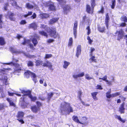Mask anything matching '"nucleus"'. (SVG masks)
<instances>
[{"instance_id":"f257e3e1","label":"nucleus","mask_w":127,"mask_h":127,"mask_svg":"<svg viewBox=\"0 0 127 127\" xmlns=\"http://www.w3.org/2000/svg\"><path fill=\"white\" fill-rule=\"evenodd\" d=\"M61 113L62 114L66 113L69 114L71 112H72L73 109L68 103L64 102L61 104Z\"/></svg>"},{"instance_id":"f03ea898","label":"nucleus","mask_w":127,"mask_h":127,"mask_svg":"<svg viewBox=\"0 0 127 127\" xmlns=\"http://www.w3.org/2000/svg\"><path fill=\"white\" fill-rule=\"evenodd\" d=\"M40 28H41L45 29V30L47 31V32L49 33L50 35L54 38H56L58 34L56 32V29L55 28H52L51 29L48 27L46 25H41Z\"/></svg>"},{"instance_id":"7ed1b4c3","label":"nucleus","mask_w":127,"mask_h":127,"mask_svg":"<svg viewBox=\"0 0 127 127\" xmlns=\"http://www.w3.org/2000/svg\"><path fill=\"white\" fill-rule=\"evenodd\" d=\"M9 49L10 51L12 53L16 54H19L21 53H24L25 56L30 58H33L35 57L34 55H31L29 54H25L23 51H21L19 50H17L12 47H10Z\"/></svg>"},{"instance_id":"20e7f679","label":"nucleus","mask_w":127,"mask_h":127,"mask_svg":"<svg viewBox=\"0 0 127 127\" xmlns=\"http://www.w3.org/2000/svg\"><path fill=\"white\" fill-rule=\"evenodd\" d=\"M21 92L24 94V96H27L30 97L31 99V100L33 101H34L36 100L37 98L35 96L33 97L32 95H31V92L29 90L26 91L24 90H20Z\"/></svg>"},{"instance_id":"39448f33","label":"nucleus","mask_w":127,"mask_h":127,"mask_svg":"<svg viewBox=\"0 0 127 127\" xmlns=\"http://www.w3.org/2000/svg\"><path fill=\"white\" fill-rule=\"evenodd\" d=\"M24 74L26 77L27 78H28L29 77V75H31L33 77V80L35 83H36L37 82V80L36 78V76L34 73H32L29 70H27L26 72H25Z\"/></svg>"},{"instance_id":"423d86ee","label":"nucleus","mask_w":127,"mask_h":127,"mask_svg":"<svg viewBox=\"0 0 127 127\" xmlns=\"http://www.w3.org/2000/svg\"><path fill=\"white\" fill-rule=\"evenodd\" d=\"M46 7H47L50 10H54L55 9V7L53 3L51 1H49L46 2L44 5Z\"/></svg>"},{"instance_id":"0eeeda50","label":"nucleus","mask_w":127,"mask_h":127,"mask_svg":"<svg viewBox=\"0 0 127 127\" xmlns=\"http://www.w3.org/2000/svg\"><path fill=\"white\" fill-rule=\"evenodd\" d=\"M7 77L6 74H4L3 72V74L0 75V80L3 81V84L7 85L8 84L7 82Z\"/></svg>"},{"instance_id":"6e6552de","label":"nucleus","mask_w":127,"mask_h":127,"mask_svg":"<svg viewBox=\"0 0 127 127\" xmlns=\"http://www.w3.org/2000/svg\"><path fill=\"white\" fill-rule=\"evenodd\" d=\"M18 120L22 124L24 123V122L23 120V118L24 114V113L22 112H18Z\"/></svg>"},{"instance_id":"1a4fd4ad","label":"nucleus","mask_w":127,"mask_h":127,"mask_svg":"<svg viewBox=\"0 0 127 127\" xmlns=\"http://www.w3.org/2000/svg\"><path fill=\"white\" fill-rule=\"evenodd\" d=\"M55 94H56L57 95H59V94L54 92H50L47 94V101L48 102H49L50 101L52 97L53 96V95Z\"/></svg>"},{"instance_id":"9d476101","label":"nucleus","mask_w":127,"mask_h":127,"mask_svg":"<svg viewBox=\"0 0 127 127\" xmlns=\"http://www.w3.org/2000/svg\"><path fill=\"white\" fill-rule=\"evenodd\" d=\"M42 66L48 67L50 70H53V69L52 68V65L51 63L48 61H47L44 63Z\"/></svg>"},{"instance_id":"9b49d317","label":"nucleus","mask_w":127,"mask_h":127,"mask_svg":"<svg viewBox=\"0 0 127 127\" xmlns=\"http://www.w3.org/2000/svg\"><path fill=\"white\" fill-rule=\"evenodd\" d=\"M107 77L106 75L104 77L102 78H99V79H102V80L105 81L106 84L108 86H111L112 85V81H109L107 80Z\"/></svg>"},{"instance_id":"f8f14e48","label":"nucleus","mask_w":127,"mask_h":127,"mask_svg":"<svg viewBox=\"0 0 127 127\" xmlns=\"http://www.w3.org/2000/svg\"><path fill=\"white\" fill-rule=\"evenodd\" d=\"M77 22L75 21L74 24L73 28V33L75 38H76L77 35Z\"/></svg>"},{"instance_id":"ddd939ff","label":"nucleus","mask_w":127,"mask_h":127,"mask_svg":"<svg viewBox=\"0 0 127 127\" xmlns=\"http://www.w3.org/2000/svg\"><path fill=\"white\" fill-rule=\"evenodd\" d=\"M117 32L118 33V40H119L121 39L122 38L124 34V33L123 31L122 30H121L118 32L117 31L116 33Z\"/></svg>"},{"instance_id":"4468645a","label":"nucleus","mask_w":127,"mask_h":127,"mask_svg":"<svg viewBox=\"0 0 127 127\" xmlns=\"http://www.w3.org/2000/svg\"><path fill=\"white\" fill-rule=\"evenodd\" d=\"M30 41L29 40L25 39L24 42L22 43L23 45H28L30 46V48L32 49H33V46L32 44H31L30 42Z\"/></svg>"},{"instance_id":"2eb2a0df","label":"nucleus","mask_w":127,"mask_h":127,"mask_svg":"<svg viewBox=\"0 0 127 127\" xmlns=\"http://www.w3.org/2000/svg\"><path fill=\"white\" fill-rule=\"evenodd\" d=\"M94 7H91L90 5L88 4L86 6L87 11L89 13L92 14L93 12V9Z\"/></svg>"},{"instance_id":"dca6fc26","label":"nucleus","mask_w":127,"mask_h":127,"mask_svg":"<svg viewBox=\"0 0 127 127\" xmlns=\"http://www.w3.org/2000/svg\"><path fill=\"white\" fill-rule=\"evenodd\" d=\"M77 52L76 54V56L78 58L79 55L81 54V45H78L77 46Z\"/></svg>"},{"instance_id":"f3484780","label":"nucleus","mask_w":127,"mask_h":127,"mask_svg":"<svg viewBox=\"0 0 127 127\" xmlns=\"http://www.w3.org/2000/svg\"><path fill=\"white\" fill-rule=\"evenodd\" d=\"M39 37V36L36 34L34 35V38H33L32 40V42L34 46H35L38 43V42L36 38L38 39Z\"/></svg>"},{"instance_id":"a211bd4d","label":"nucleus","mask_w":127,"mask_h":127,"mask_svg":"<svg viewBox=\"0 0 127 127\" xmlns=\"http://www.w3.org/2000/svg\"><path fill=\"white\" fill-rule=\"evenodd\" d=\"M70 8L69 6H65L64 8V14H66L69 11Z\"/></svg>"},{"instance_id":"6ab92c4d","label":"nucleus","mask_w":127,"mask_h":127,"mask_svg":"<svg viewBox=\"0 0 127 127\" xmlns=\"http://www.w3.org/2000/svg\"><path fill=\"white\" fill-rule=\"evenodd\" d=\"M10 3L14 7L16 8H21L20 7L18 6L17 5L16 2L15 1L13 0H11L10 1Z\"/></svg>"},{"instance_id":"aec40b11","label":"nucleus","mask_w":127,"mask_h":127,"mask_svg":"<svg viewBox=\"0 0 127 127\" xmlns=\"http://www.w3.org/2000/svg\"><path fill=\"white\" fill-rule=\"evenodd\" d=\"M26 7L28 9H30L34 7L35 8H37V6L36 5H34V6H33L29 3H27L26 5Z\"/></svg>"},{"instance_id":"412c9836","label":"nucleus","mask_w":127,"mask_h":127,"mask_svg":"<svg viewBox=\"0 0 127 127\" xmlns=\"http://www.w3.org/2000/svg\"><path fill=\"white\" fill-rule=\"evenodd\" d=\"M40 17L42 19L46 18L49 17V15L46 13H42L40 14Z\"/></svg>"},{"instance_id":"4be33fe9","label":"nucleus","mask_w":127,"mask_h":127,"mask_svg":"<svg viewBox=\"0 0 127 127\" xmlns=\"http://www.w3.org/2000/svg\"><path fill=\"white\" fill-rule=\"evenodd\" d=\"M14 14L13 13H11V12H8L7 15L6 16V17L7 18H9L11 20H13V15Z\"/></svg>"},{"instance_id":"5701e85b","label":"nucleus","mask_w":127,"mask_h":127,"mask_svg":"<svg viewBox=\"0 0 127 127\" xmlns=\"http://www.w3.org/2000/svg\"><path fill=\"white\" fill-rule=\"evenodd\" d=\"M124 103H123L122 104L119 108V111L121 113H123L124 112L125 108L124 107Z\"/></svg>"},{"instance_id":"b1692460","label":"nucleus","mask_w":127,"mask_h":127,"mask_svg":"<svg viewBox=\"0 0 127 127\" xmlns=\"http://www.w3.org/2000/svg\"><path fill=\"white\" fill-rule=\"evenodd\" d=\"M39 107H37L35 106H34L31 107L32 110L34 112H36L39 110Z\"/></svg>"},{"instance_id":"393cba45","label":"nucleus","mask_w":127,"mask_h":127,"mask_svg":"<svg viewBox=\"0 0 127 127\" xmlns=\"http://www.w3.org/2000/svg\"><path fill=\"white\" fill-rule=\"evenodd\" d=\"M106 19L105 20V22L106 25L107 29H108V22L109 19V16L108 15V14H107L106 15Z\"/></svg>"},{"instance_id":"a878e982","label":"nucleus","mask_w":127,"mask_h":127,"mask_svg":"<svg viewBox=\"0 0 127 127\" xmlns=\"http://www.w3.org/2000/svg\"><path fill=\"white\" fill-rule=\"evenodd\" d=\"M83 22L85 23H89V20L88 17H86V16L83 17Z\"/></svg>"},{"instance_id":"bb28decb","label":"nucleus","mask_w":127,"mask_h":127,"mask_svg":"<svg viewBox=\"0 0 127 127\" xmlns=\"http://www.w3.org/2000/svg\"><path fill=\"white\" fill-rule=\"evenodd\" d=\"M59 19V18H53L49 21V23L50 24H52L57 22Z\"/></svg>"},{"instance_id":"cd10ccee","label":"nucleus","mask_w":127,"mask_h":127,"mask_svg":"<svg viewBox=\"0 0 127 127\" xmlns=\"http://www.w3.org/2000/svg\"><path fill=\"white\" fill-rule=\"evenodd\" d=\"M98 94L97 92H94L92 93L91 94L93 97V98L95 100H97V98L96 96Z\"/></svg>"},{"instance_id":"c85d7f7f","label":"nucleus","mask_w":127,"mask_h":127,"mask_svg":"<svg viewBox=\"0 0 127 127\" xmlns=\"http://www.w3.org/2000/svg\"><path fill=\"white\" fill-rule=\"evenodd\" d=\"M29 28H32L35 30L37 28V25L35 23H33L30 25Z\"/></svg>"},{"instance_id":"c756f323","label":"nucleus","mask_w":127,"mask_h":127,"mask_svg":"<svg viewBox=\"0 0 127 127\" xmlns=\"http://www.w3.org/2000/svg\"><path fill=\"white\" fill-rule=\"evenodd\" d=\"M5 42L4 38L2 37H0V44L1 45H4Z\"/></svg>"},{"instance_id":"7c9ffc66","label":"nucleus","mask_w":127,"mask_h":127,"mask_svg":"<svg viewBox=\"0 0 127 127\" xmlns=\"http://www.w3.org/2000/svg\"><path fill=\"white\" fill-rule=\"evenodd\" d=\"M111 89H110L109 91L106 93V97L108 98H109L111 97H112V94L111 95Z\"/></svg>"},{"instance_id":"2f4dec72","label":"nucleus","mask_w":127,"mask_h":127,"mask_svg":"<svg viewBox=\"0 0 127 127\" xmlns=\"http://www.w3.org/2000/svg\"><path fill=\"white\" fill-rule=\"evenodd\" d=\"M91 62L96 63V59L95 58V57L94 56H92L89 59Z\"/></svg>"},{"instance_id":"473e14b6","label":"nucleus","mask_w":127,"mask_h":127,"mask_svg":"<svg viewBox=\"0 0 127 127\" xmlns=\"http://www.w3.org/2000/svg\"><path fill=\"white\" fill-rule=\"evenodd\" d=\"M36 64V66L42 65V66L43 65V64L42 62L40 60H37L35 62Z\"/></svg>"},{"instance_id":"72a5a7b5","label":"nucleus","mask_w":127,"mask_h":127,"mask_svg":"<svg viewBox=\"0 0 127 127\" xmlns=\"http://www.w3.org/2000/svg\"><path fill=\"white\" fill-rule=\"evenodd\" d=\"M64 64L63 65V67L65 68H67L68 66L70 64L69 62H67L66 61H64Z\"/></svg>"},{"instance_id":"f704fd0d","label":"nucleus","mask_w":127,"mask_h":127,"mask_svg":"<svg viewBox=\"0 0 127 127\" xmlns=\"http://www.w3.org/2000/svg\"><path fill=\"white\" fill-rule=\"evenodd\" d=\"M73 119L74 121L75 122H76L77 123H80V124H82L79 121L77 117L74 116L73 117Z\"/></svg>"},{"instance_id":"c9c22d12","label":"nucleus","mask_w":127,"mask_h":127,"mask_svg":"<svg viewBox=\"0 0 127 127\" xmlns=\"http://www.w3.org/2000/svg\"><path fill=\"white\" fill-rule=\"evenodd\" d=\"M115 117L117 119L123 123H124L125 122V120L124 119H122L120 116L116 115Z\"/></svg>"},{"instance_id":"e433bc0d","label":"nucleus","mask_w":127,"mask_h":127,"mask_svg":"<svg viewBox=\"0 0 127 127\" xmlns=\"http://www.w3.org/2000/svg\"><path fill=\"white\" fill-rule=\"evenodd\" d=\"M73 42V40L72 37L70 38L69 41L68 43V46H71Z\"/></svg>"},{"instance_id":"4c0bfd02","label":"nucleus","mask_w":127,"mask_h":127,"mask_svg":"<svg viewBox=\"0 0 127 127\" xmlns=\"http://www.w3.org/2000/svg\"><path fill=\"white\" fill-rule=\"evenodd\" d=\"M7 100L9 102V103L10 105L15 106V104L11 100L10 98H7Z\"/></svg>"},{"instance_id":"58836bf2","label":"nucleus","mask_w":127,"mask_h":127,"mask_svg":"<svg viewBox=\"0 0 127 127\" xmlns=\"http://www.w3.org/2000/svg\"><path fill=\"white\" fill-rule=\"evenodd\" d=\"M121 19L122 21H123L126 22H127V17L125 16H122Z\"/></svg>"},{"instance_id":"ea45409f","label":"nucleus","mask_w":127,"mask_h":127,"mask_svg":"<svg viewBox=\"0 0 127 127\" xmlns=\"http://www.w3.org/2000/svg\"><path fill=\"white\" fill-rule=\"evenodd\" d=\"M6 106L3 104H0V110H2L4 111L5 108L6 107Z\"/></svg>"},{"instance_id":"a19ab883","label":"nucleus","mask_w":127,"mask_h":127,"mask_svg":"<svg viewBox=\"0 0 127 127\" xmlns=\"http://www.w3.org/2000/svg\"><path fill=\"white\" fill-rule=\"evenodd\" d=\"M58 1L60 4L61 5H63L65 3L66 1L65 0H57Z\"/></svg>"},{"instance_id":"79ce46f5","label":"nucleus","mask_w":127,"mask_h":127,"mask_svg":"<svg viewBox=\"0 0 127 127\" xmlns=\"http://www.w3.org/2000/svg\"><path fill=\"white\" fill-rule=\"evenodd\" d=\"M82 94V92L81 91H80L78 92V97L80 99V101H82V99L81 98V97Z\"/></svg>"},{"instance_id":"37998d69","label":"nucleus","mask_w":127,"mask_h":127,"mask_svg":"<svg viewBox=\"0 0 127 127\" xmlns=\"http://www.w3.org/2000/svg\"><path fill=\"white\" fill-rule=\"evenodd\" d=\"M39 33L42 35L46 37L47 36V33L43 31H40L39 32Z\"/></svg>"},{"instance_id":"c03bdc74","label":"nucleus","mask_w":127,"mask_h":127,"mask_svg":"<svg viewBox=\"0 0 127 127\" xmlns=\"http://www.w3.org/2000/svg\"><path fill=\"white\" fill-rule=\"evenodd\" d=\"M116 0H112V4L111 5V7L112 9L114 8L116 4L115 3Z\"/></svg>"},{"instance_id":"a18cd8bd","label":"nucleus","mask_w":127,"mask_h":127,"mask_svg":"<svg viewBox=\"0 0 127 127\" xmlns=\"http://www.w3.org/2000/svg\"><path fill=\"white\" fill-rule=\"evenodd\" d=\"M8 95L10 96H12L13 95V94H15V95H18L19 96H21V95L20 94H17L16 93H10L9 92H8Z\"/></svg>"},{"instance_id":"49530a36","label":"nucleus","mask_w":127,"mask_h":127,"mask_svg":"<svg viewBox=\"0 0 127 127\" xmlns=\"http://www.w3.org/2000/svg\"><path fill=\"white\" fill-rule=\"evenodd\" d=\"M120 92H118L113 94H112V97H114L118 96L120 95Z\"/></svg>"},{"instance_id":"de8ad7c7","label":"nucleus","mask_w":127,"mask_h":127,"mask_svg":"<svg viewBox=\"0 0 127 127\" xmlns=\"http://www.w3.org/2000/svg\"><path fill=\"white\" fill-rule=\"evenodd\" d=\"M91 5L92 7H94L96 5L95 0H91Z\"/></svg>"},{"instance_id":"09e8293b","label":"nucleus","mask_w":127,"mask_h":127,"mask_svg":"<svg viewBox=\"0 0 127 127\" xmlns=\"http://www.w3.org/2000/svg\"><path fill=\"white\" fill-rule=\"evenodd\" d=\"M98 30L101 32H103L105 30V28L104 27H100L98 28Z\"/></svg>"},{"instance_id":"8fccbe9b","label":"nucleus","mask_w":127,"mask_h":127,"mask_svg":"<svg viewBox=\"0 0 127 127\" xmlns=\"http://www.w3.org/2000/svg\"><path fill=\"white\" fill-rule=\"evenodd\" d=\"M85 77L86 79L88 80H90L92 79V78L90 76L89 74H86L85 75Z\"/></svg>"},{"instance_id":"3c124183","label":"nucleus","mask_w":127,"mask_h":127,"mask_svg":"<svg viewBox=\"0 0 127 127\" xmlns=\"http://www.w3.org/2000/svg\"><path fill=\"white\" fill-rule=\"evenodd\" d=\"M27 65H28L29 66H32L33 65V63L32 62V61H29L28 62Z\"/></svg>"},{"instance_id":"603ef678","label":"nucleus","mask_w":127,"mask_h":127,"mask_svg":"<svg viewBox=\"0 0 127 127\" xmlns=\"http://www.w3.org/2000/svg\"><path fill=\"white\" fill-rule=\"evenodd\" d=\"M21 70V69L20 68H17L15 69L14 73L15 74L17 72H19Z\"/></svg>"},{"instance_id":"864d4df0","label":"nucleus","mask_w":127,"mask_h":127,"mask_svg":"<svg viewBox=\"0 0 127 127\" xmlns=\"http://www.w3.org/2000/svg\"><path fill=\"white\" fill-rule=\"evenodd\" d=\"M86 29L87 30V35H89L91 33V29L90 28L89 26L87 27L86 28Z\"/></svg>"},{"instance_id":"5fc2aeb1","label":"nucleus","mask_w":127,"mask_h":127,"mask_svg":"<svg viewBox=\"0 0 127 127\" xmlns=\"http://www.w3.org/2000/svg\"><path fill=\"white\" fill-rule=\"evenodd\" d=\"M32 12L31 11H29L28 12V14L26 15H24V16L25 17H26L29 16H30L32 14Z\"/></svg>"},{"instance_id":"6e6d98bb","label":"nucleus","mask_w":127,"mask_h":127,"mask_svg":"<svg viewBox=\"0 0 127 127\" xmlns=\"http://www.w3.org/2000/svg\"><path fill=\"white\" fill-rule=\"evenodd\" d=\"M73 78L75 79H77L78 78H79V76L78 74H74L72 75Z\"/></svg>"},{"instance_id":"4d7b16f0","label":"nucleus","mask_w":127,"mask_h":127,"mask_svg":"<svg viewBox=\"0 0 127 127\" xmlns=\"http://www.w3.org/2000/svg\"><path fill=\"white\" fill-rule=\"evenodd\" d=\"M2 16L1 15H0V28H2V21H1Z\"/></svg>"},{"instance_id":"13d9d810","label":"nucleus","mask_w":127,"mask_h":127,"mask_svg":"<svg viewBox=\"0 0 127 127\" xmlns=\"http://www.w3.org/2000/svg\"><path fill=\"white\" fill-rule=\"evenodd\" d=\"M52 55L51 54H46L45 58H49L52 57Z\"/></svg>"},{"instance_id":"bf43d9fd","label":"nucleus","mask_w":127,"mask_h":127,"mask_svg":"<svg viewBox=\"0 0 127 127\" xmlns=\"http://www.w3.org/2000/svg\"><path fill=\"white\" fill-rule=\"evenodd\" d=\"M36 17V15L35 13H33V15L31 17V18L32 19H33Z\"/></svg>"},{"instance_id":"052dcab7","label":"nucleus","mask_w":127,"mask_h":127,"mask_svg":"<svg viewBox=\"0 0 127 127\" xmlns=\"http://www.w3.org/2000/svg\"><path fill=\"white\" fill-rule=\"evenodd\" d=\"M26 23V22L25 20H22L20 22V24L21 25H24Z\"/></svg>"},{"instance_id":"680f3d73","label":"nucleus","mask_w":127,"mask_h":127,"mask_svg":"<svg viewBox=\"0 0 127 127\" xmlns=\"http://www.w3.org/2000/svg\"><path fill=\"white\" fill-rule=\"evenodd\" d=\"M84 72H82L78 74L79 77L83 76L84 75Z\"/></svg>"},{"instance_id":"e2e57ef3","label":"nucleus","mask_w":127,"mask_h":127,"mask_svg":"<svg viewBox=\"0 0 127 127\" xmlns=\"http://www.w3.org/2000/svg\"><path fill=\"white\" fill-rule=\"evenodd\" d=\"M97 89L99 90H102L103 89L101 87V86L99 85H97L96 87Z\"/></svg>"},{"instance_id":"0e129e2a","label":"nucleus","mask_w":127,"mask_h":127,"mask_svg":"<svg viewBox=\"0 0 127 127\" xmlns=\"http://www.w3.org/2000/svg\"><path fill=\"white\" fill-rule=\"evenodd\" d=\"M54 41V40L51 39H49L47 40V42L49 43H51Z\"/></svg>"},{"instance_id":"69168bd1","label":"nucleus","mask_w":127,"mask_h":127,"mask_svg":"<svg viewBox=\"0 0 127 127\" xmlns=\"http://www.w3.org/2000/svg\"><path fill=\"white\" fill-rule=\"evenodd\" d=\"M119 97L122 99V100H123L124 101H125L126 99V98L124 97L122 95L120 96Z\"/></svg>"},{"instance_id":"338daca9","label":"nucleus","mask_w":127,"mask_h":127,"mask_svg":"<svg viewBox=\"0 0 127 127\" xmlns=\"http://www.w3.org/2000/svg\"><path fill=\"white\" fill-rule=\"evenodd\" d=\"M5 64L10 65H14V63H13V62H11L10 63H6Z\"/></svg>"},{"instance_id":"774afa93","label":"nucleus","mask_w":127,"mask_h":127,"mask_svg":"<svg viewBox=\"0 0 127 127\" xmlns=\"http://www.w3.org/2000/svg\"><path fill=\"white\" fill-rule=\"evenodd\" d=\"M90 53H92L95 50V49L93 47H91L90 49Z\"/></svg>"}]
</instances>
